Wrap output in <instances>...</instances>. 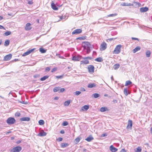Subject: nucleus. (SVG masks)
<instances>
[{
	"instance_id": "nucleus-43",
	"label": "nucleus",
	"mask_w": 152,
	"mask_h": 152,
	"mask_svg": "<svg viewBox=\"0 0 152 152\" xmlns=\"http://www.w3.org/2000/svg\"><path fill=\"white\" fill-rule=\"evenodd\" d=\"M117 15V14H111L107 15L108 17H114Z\"/></svg>"
},
{
	"instance_id": "nucleus-36",
	"label": "nucleus",
	"mask_w": 152,
	"mask_h": 152,
	"mask_svg": "<svg viewBox=\"0 0 152 152\" xmlns=\"http://www.w3.org/2000/svg\"><path fill=\"white\" fill-rule=\"evenodd\" d=\"M142 149L140 147H138L136 150H135V151L136 152H140L141 151Z\"/></svg>"
},
{
	"instance_id": "nucleus-20",
	"label": "nucleus",
	"mask_w": 152,
	"mask_h": 152,
	"mask_svg": "<svg viewBox=\"0 0 152 152\" xmlns=\"http://www.w3.org/2000/svg\"><path fill=\"white\" fill-rule=\"evenodd\" d=\"M46 134L47 133L46 132L42 131L38 134V135L39 136H45Z\"/></svg>"
},
{
	"instance_id": "nucleus-16",
	"label": "nucleus",
	"mask_w": 152,
	"mask_h": 152,
	"mask_svg": "<svg viewBox=\"0 0 152 152\" xmlns=\"http://www.w3.org/2000/svg\"><path fill=\"white\" fill-rule=\"evenodd\" d=\"M100 110L101 112H103L105 111H109V109L106 107H101L100 109Z\"/></svg>"
},
{
	"instance_id": "nucleus-32",
	"label": "nucleus",
	"mask_w": 152,
	"mask_h": 152,
	"mask_svg": "<svg viewBox=\"0 0 152 152\" xmlns=\"http://www.w3.org/2000/svg\"><path fill=\"white\" fill-rule=\"evenodd\" d=\"M11 34V32L10 31H7L4 34V35L5 36H8L10 35Z\"/></svg>"
},
{
	"instance_id": "nucleus-49",
	"label": "nucleus",
	"mask_w": 152,
	"mask_h": 152,
	"mask_svg": "<svg viewBox=\"0 0 152 152\" xmlns=\"http://www.w3.org/2000/svg\"><path fill=\"white\" fill-rule=\"evenodd\" d=\"M62 138L61 137H58V139H57L59 141H61L62 140Z\"/></svg>"
},
{
	"instance_id": "nucleus-39",
	"label": "nucleus",
	"mask_w": 152,
	"mask_h": 152,
	"mask_svg": "<svg viewBox=\"0 0 152 152\" xmlns=\"http://www.w3.org/2000/svg\"><path fill=\"white\" fill-rule=\"evenodd\" d=\"M93 95L95 98H97L99 96V94L97 93L94 94Z\"/></svg>"
},
{
	"instance_id": "nucleus-14",
	"label": "nucleus",
	"mask_w": 152,
	"mask_h": 152,
	"mask_svg": "<svg viewBox=\"0 0 152 152\" xmlns=\"http://www.w3.org/2000/svg\"><path fill=\"white\" fill-rule=\"evenodd\" d=\"M110 151L112 152H115L118 150V149L114 147L113 145H111L110 146Z\"/></svg>"
},
{
	"instance_id": "nucleus-47",
	"label": "nucleus",
	"mask_w": 152,
	"mask_h": 152,
	"mask_svg": "<svg viewBox=\"0 0 152 152\" xmlns=\"http://www.w3.org/2000/svg\"><path fill=\"white\" fill-rule=\"evenodd\" d=\"M60 92H63L65 91V89L63 88H61L59 89Z\"/></svg>"
},
{
	"instance_id": "nucleus-46",
	"label": "nucleus",
	"mask_w": 152,
	"mask_h": 152,
	"mask_svg": "<svg viewBox=\"0 0 152 152\" xmlns=\"http://www.w3.org/2000/svg\"><path fill=\"white\" fill-rule=\"evenodd\" d=\"M50 68L49 67H47L45 69V71L46 72H48L50 71Z\"/></svg>"
},
{
	"instance_id": "nucleus-11",
	"label": "nucleus",
	"mask_w": 152,
	"mask_h": 152,
	"mask_svg": "<svg viewBox=\"0 0 152 152\" xmlns=\"http://www.w3.org/2000/svg\"><path fill=\"white\" fill-rule=\"evenodd\" d=\"M12 55L11 54H9L5 56L3 60L4 61H7L10 60L12 58Z\"/></svg>"
},
{
	"instance_id": "nucleus-52",
	"label": "nucleus",
	"mask_w": 152,
	"mask_h": 152,
	"mask_svg": "<svg viewBox=\"0 0 152 152\" xmlns=\"http://www.w3.org/2000/svg\"><path fill=\"white\" fill-rule=\"evenodd\" d=\"M0 29H4V30L5 29V28L2 26L0 25Z\"/></svg>"
},
{
	"instance_id": "nucleus-44",
	"label": "nucleus",
	"mask_w": 152,
	"mask_h": 152,
	"mask_svg": "<svg viewBox=\"0 0 152 152\" xmlns=\"http://www.w3.org/2000/svg\"><path fill=\"white\" fill-rule=\"evenodd\" d=\"M68 124V123L67 122L65 121H64L62 123V125L63 126H66Z\"/></svg>"
},
{
	"instance_id": "nucleus-54",
	"label": "nucleus",
	"mask_w": 152,
	"mask_h": 152,
	"mask_svg": "<svg viewBox=\"0 0 152 152\" xmlns=\"http://www.w3.org/2000/svg\"><path fill=\"white\" fill-rule=\"evenodd\" d=\"M126 151L124 149H122L121 151V152H126Z\"/></svg>"
},
{
	"instance_id": "nucleus-55",
	"label": "nucleus",
	"mask_w": 152,
	"mask_h": 152,
	"mask_svg": "<svg viewBox=\"0 0 152 152\" xmlns=\"http://www.w3.org/2000/svg\"><path fill=\"white\" fill-rule=\"evenodd\" d=\"M132 39L133 40H138V39H137V38H135L132 37Z\"/></svg>"
},
{
	"instance_id": "nucleus-26",
	"label": "nucleus",
	"mask_w": 152,
	"mask_h": 152,
	"mask_svg": "<svg viewBox=\"0 0 152 152\" xmlns=\"http://www.w3.org/2000/svg\"><path fill=\"white\" fill-rule=\"evenodd\" d=\"M10 41L9 40H6L5 41L4 45L5 46H7L10 44Z\"/></svg>"
},
{
	"instance_id": "nucleus-9",
	"label": "nucleus",
	"mask_w": 152,
	"mask_h": 152,
	"mask_svg": "<svg viewBox=\"0 0 152 152\" xmlns=\"http://www.w3.org/2000/svg\"><path fill=\"white\" fill-rule=\"evenodd\" d=\"M35 48H34V49H32L29 50L27 51L26 52L24 53L23 54V55H22V56H26L29 55L31 53L33 52L34 50H35Z\"/></svg>"
},
{
	"instance_id": "nucleus-22",
	"label": "nucleus",
	"mask_w": 152,
	"mask_h": 152,
	"mask_svg": "<svg viewBox=\"0 0 152 152\" xmlns=\"http://www.w3.org/2000/svg\"><path fill=\"white\" fill-rule=\"evenodd\" d=\"M140 46L137 47L135 48L132 50L133 53H135L137 51L139 50L140 49Z\"/></svg>"
},
{
	"instance_id": "nucleus-53",
	"label": "nucleus",
	"mask_w": 152,
	"mask_h": 152,
	"mask_svg": "<svg viewBox=\"0 0 152 152\" xmlns=\"http://www.w3.org/2000/svg\"><path fill=\"white\" fill-rule=\"evenodd\" d=\"M60 133L62 134H63L64 133V130H61L60 131Z\"/></svg>"
},
{
	"instance_id": "nucleus-4",
	"label": "nucleus",
	"mask_w": 152,
	"mask_h": 152,
	"mask_svg": "<svg viewBox=\"0 0 152 152\" xmlns=\"http://www.w3.org/2000/svg\"><path fill=\"white\" fill-rule=\"evenodd\" d=\"M16 122L15 119L12 117H9L6 121L7 123L9 125L14 124Z\"/></svg>"
},
{
	"instance_id": "nucleus-13",
	"label": "nucleus",
	"mask_w": 152,
	"mask_h": 152,
	"mask_svg": "<svg viewBox=\"0 0 152 152\" xmlns=\"http://www.w3.org/2000/svg\"><path fill=\"white\" fill-rule=\"evenodd\" d=\"M89 108V106L88 105H85L83 106L81 109L82 111H87Z\"/></svg>"
},
{
	"instance_id": "nucleus-50",
	"label": "nucleus",
	"mask_w": 152,
	"mask_h": 152,
	"mask_svg": "<svg viewBox=\"0 0 152 152\" xmlns=\"http://www.w3.org/2000/svg\"><path fill=\"white\" fill-rule=\"evenodd\" d=\"M28 3L29 4H31L33 3V2L32 1H29L28 2Z\"/></svg>"
},
{
	"instance_id": "nucleus-27",
	"label": "nucleus",
	"mask_w": 152,
	"mask_h": 152,
	"mask_svg": "<svg viewBox=\"0 0 152 152\" xmlns=\"http://www.w3.org/2000/svg\"><path fill=\"white\" fill-rule=\"evenodd\" d=\"M95 60L96 61L99 62H101L103 61V59L101 57H99L96 58Z\"/></svg>"
},
{
	"instance_id": "nucleus-61",
	"label": "nucleus",
	"mask_w": 152,
	"mask_h": 152,
	"mask_svg": "<svg viewBox=\"0 0 152 152\" xmlns=\"http://www.w3.org/2000/svg\"><path fill=\"white\" fill-rule=\"evenodd\" d=\"M2 19H3V17L1 16H0V20H2Z\"/></svg>"
},
{
	"instance_id": "nucleus-7",
	"label": "nucleus",
	"mask_w": 152,
	"mask_h": 152,
	"mask_svg": "<svg viewBox=\"0 0 152 152\" xmlns=\"http://www.w3.org/2000/svg\"><path fill=\"white\" fill-rule=\"evenodd\" d=\"M132 123L131 120H129L128 121L127 125L126 126V129L127 130H131L132 129Z\"/></svg>"
},
{
	"instance_id": "nucleus-42",
	"label": "nucleus",
	"mask_w": 152,
	"mask_h": 152,
	"mask_svg": "<svg viewBox=\"0 0 152 152\" xmlns=\"http://www.w3.org/2000/svg\"><path fill=\"white\" fill-rule=\"evenodd\" d=\"M64 77V75H61L60 76H56V78L57 79H61L63 78Z\"/></svg>"
},
{
	"instance_id": "nucleus-51",
	"label": "nucleus",
	"mask_w": 152,
	"mask_h": 152,
	"mask_svg": "<svg viewBox=\"0 0 152 152\" xmlns=\"http://www.w3.org/2000/svg\"><path fill=\"white\" fill-rule=\"evenodd\" d=\"M107 135V134L105 133L103 134H102L101 135L102 137H104L105 136H106Z\"/></svg>"
},
{
	"instance_id": "nucleus-58",
	"label": "nucleus",
	"mask_w": 152,
	"mask_h": 152,
	"mask_svg": "<svg viewBox=\"0 0 152 152\" xmlns=\"http://www.w3.org/2000/svg\"><path fill=\"white\" fill-rule=\"evenodd\" d=\"M81 90L82 91H86L85 89L84 88H82L81 89Z\"/></svg>"
},
{
	"instance_id": "nucleus-21",
	"label": "nucleus",
	"mask_w": 152,
	"mask_h": 152,
	"mask_svg": "<svg viewBox=\"0 0 152 152\" xmlns=\"http://www.w3.org/2000/svg\"><path fill=\"white\" fill-rule=\"evenodd\" d=\"M81 139V137H77L74 140V142L75 144H77L79 142Z\"/></svg>"
},
{
	"instance_id": "nucleus-63",
	"label": "nucleus",
	"mask_w": 152,
	"mask_h": 152,
	"mask_svg": "<svg viewBox=\"0 0 152 152\" xmlns=\"http://www.w3.org/2000/svg\"><path fill=\"white\" fill-rule=\"evenodd\" d=\"M15 139V137H11V140H14Z\"/></svg>"
},
{
	"instance_id": "nucleus-2",
	"label": "nucleus",
	"mask_w": 152,
	"mask_h": 152,
	"mask_svg": "<svg viewBox=\"0 0 152 152\" xmlns=\"http://www.w3.org/2000/svg\"><path fill=\"white\" fill-rule=\"evenodd\" d=\"M121 47L122 45H117L115 47L114 50L113 52V54H119L121 52Z\"/></svg>"
},
{
	"instance_id": "nucleus-31",
	"label": "nucleus",
	"mask_w": 152,
	"mask_h": 152,
	"mask_svg": "<svg viewBox=\"0 0 152 152\" xmlns=\"http://www.w3.org/2000/svg\"><path fill=\"white\" fill-rule=\"evenodd\" d=\"M132 83V82L131 81L129 80H127L126 81L125 86H128L131 84Z\"/></svg>"
},
{
	"instance_id": "nucleus-18",
	"label": "nucleus",
	"mask_w": 152,
	"mask_h": 152,
	"mask_svg": "<svg viewBox=\"0 0 152 152\" xmlns=\"http://www.w3.org/2000/svg\"><path fill=\"white\" fill-rule=\"evenodd\" d=\"M51 6L52 8L55 10H58V8L56 6L55 4L53 2H52L51 4Z\"/></svg>"
},
{
	"instance_id": "nucleus-34",
	"label": "nucleus",
	"mask_w": 152,
	"mask_h": 152,
	"mask_svg": "<svg viewBox=\"0 0 152 152\" xmlns=\"http://www.w3.org/2000/svg\"><path fill=\"white\" fill-rule=\"evenodd\" d=\"M39 51L42 53H44L46 52V50L44 49L43 48H40L39 49Z\"/></svg>"
},
{
	"instance_id": "nucleus-24",
	"label": "nucleus",
	"mask_w": 152,
	"mask_h": 152,
	"mask_svg": "<svg viewBox=\"0 0 152 152\" xmlns=\"http://www.w3.org/2000/svg\"><path fill=\"white\" fill-rule=\"evenodd\" d=\"M94 139V138L91 136H90L85 139V140L88 142H90Z\"/></svg>"
},
{
	"instance_id": "nucleus-10",
	"label": "nucleus",
	"mask_w": 152,
	"mask_h": 152,
	"mask_svg": "<svg viewBox=\"0 0 152 152\" xmlns=\"http://www.w3.org/2000/svg\"><path fill=\"white\" fill-rule=\"evenodd\" d=\"M32 28L31 26V24L30 23H28L26 25L25 27V29L26 31H29L31 30Z\"/></svg>"
},
{
	"instance_id": "nucleus-5",
	"label": "nucleus",
	"mask_w": 152,
	"mask_h": 152,
	"mask_svg": "<svg viewBox=\"0 0 152 152\" xmlns=\"http://www.w3.org/2000/svg\"><path fill=\"white\" fill-rule=\"evenodd\" d=\"M22 147L20 146H17L11 149L10 152H20L22 150Z\"/></svg>"
},
{
	"instance_id": "nucleus-45",
	"label": "nucleus",
	"mask_w": 152,
	"mask_h": 152,
	"mask_svg": "<svg viewBox=\"0 0 152 152\" xmlns=\"http://www.w3.org/2000/svg\"><path fill=\"white\" fill-rule=\"evenodd\" d=\"M124 93L126 95H127L128 94L127 90L126 88H124Z\"/></svg>"
},
{
	"instance_id": "nucleus-3",
	"label": "nucleus",
	"mask_w": 152,
	"mask_h": 152,
	"mask_svg": "<svg viewBox=\"0 0 152 152\" xmlns=\"http://www.w3.org/2000/svg\"><path fill=\"white\" fill-rule=\"evenodd\" d=\"M91 58L90 57L83 58V60L80 61V64L84 65L88 64L89 63V61L88 59H91Z\"/></svg>"
},
{
	"instance_id": "nucleus-62",
	"label": "nucleus",
	"mask_w": 152,
	"mask_h": 152,
	"mask_svg": "<svg viewBox=\"0 0 152 152\" xmlns=\"http://www.w3.org/2000/svg\"><path fill=\"white\" fill-rule=\"evenodd\" d=\"M150 131L151 133H152V127L151 128Z\"/></svg>"
},
{
	"instance_id": "nucleus-15",
	"label": "nucleus",
	"mask_w": 152,
	"mask_h": 152,
	"mask_svg": "<svg viewBox=\"0 0 152 152\" xmlns=\"http://www.w3.org/2000/svg\"><path fill=\"white\" fill-rule=\"evenodd\" d=\"M148 10V8L147 7H143L141 8L140 9V11L141 12H147Z\"/></svg>"
},
{
	"instance_id": "nucleus-59",
	"label": "nucleus",
	"mask_w": 152,
	"mask_h": 152,
	"mask_svg": "<svg viewBox=\"0 0 152 152\" xmlns=\"http://www.w3.org/2000/svg\"><path fill=\"white\" fill-rule=\"evenodd\" d=\"M59 17L60 19V20H62L63 19V17L62 16H59Z\"/></svg>"
},
{
	"instance_id": "nucleus-60",
	"label": "nucleus",
	"mask_w": 152,
	"mask_h": 152,
	"mask_svg": "<svg viewBox=\"0 0 152 152\" xmlns=\"http://www.w3.org/2000/svg\"><path fill=\"white\" fill-rule=\"evenodd\" d=\"M122 5L123 6H127V5H126V4L125 3H123V4H122Z\"/></svg>"
},
{
	"instance_id": "nucleus-64",
	"label": "nucleus",
	"mask_w": 152,
	"mask_h": 152,
	"mask_svg": "<svg viewBox=\"0 0 152 152\" xmlns=\"http://www.w3.org/2000/svg\"><path fill=\"white\" fill-rule=\"evenodd\" d=\"M113 39V38H110V39H108V40H109L110 41H111V40H112Z\"/></svg>"
},
{
	"instance_id": "nucleus-57",
	"label": "nucleus",
	"mask_w": 152,
	"mask_h": 152,
	"mask_svg": "<svg viewBox=\"0 0 152 152\" xmlns=\"http://www.w3.org/2000/svg\"><path fill=\"white\" fill-rule=\"evenodd\" d=\"M58 97H56L54 98V99L56 100H57L58 99Z\"/></svg>"
},
{
	"instance_id": "nucleus-38",
	"label": "nucleus",
	"mask_w": 152,
	"mask_h": 152,
	"mask_svg": "<svg viewBox=\"0 0 152 152\" xmlns=\"http://www.w3.org/2000/svg\"><path fill=\"white\" fill-rule=\"evenodd\" d=\"M39 125H42L44 124V122L43 120H41L39 121Z\"/></svg>"
},
{
	"instance_id": "nucleus-19",
	"label": "nucleus",
	"mask_w": 152,
	"mask_h": 152,
	"mask_svg": "<svg viewBox=\"0 0 152 152\" xmlns=\"http://www.w3.org/2000/svg\"><path fill=\"white\" fill-rule=\"evenodd\" d=\"M30 120V118L28 117H23L20 119L21 121H28Z\"/></svg>"
},
{
	"instance_id": "nucleus-37",
	"label": "nucleus",
	"mask_w": 152,
	"mask_h": 152,
	"mask_svg": "<svg viewBox=\"0 0 152 152\" xmlns=\"http://www.w3.org/2000/svg\"><path fill=\"white\" fill-rule=\"evenodd\" d=\"M59 90V87H55L53 89V91L54 92H56L58 91Z\"/></svg>"
},
{
	"instance_id": "nucleus-28",
	"label": "nucleus",
	"mask_w": 152,
	"mask_h": 152,
	"mask_svg": "<svg viewBox=\"0 0 152 152\" xmlns=\"http://www.w3.org/2000/svg\"><path fill=\"white\" fill-rule=\"evenodd\" d=\"M120 66V65L119 64H115L113 66V69L115 70L118 69Z\"/></svg>"
},
{
	"instance_id": "nucleus-1",
	"label": "nucleus",
	"mask_w": 152,
	"mask_h": 152,
	"mask_svg": "<svg viewBox=\"0 0 152 152\" xmlns=\"http://www.w3.org/2000/svg\"><path fill=\"white\" fill-rule=\"evenodd\" d=\"M82 46L84 49L86 50L87 53H88L90 51V48L91 46L90 43L87 42H84L82 43Z\"/></svg>"
},
{
	"instance_id": "nucleus-12",
	"label": "nucleus",
	"mask_w": 152,
	"mask_h": 152,
	"mask_svg": "<svg viewBox=\"0 0 152 152\" xmlns=\"http://www.w3.org/2000/svg\"><path fill=\"white\" fill-rule=\"evenodd\" d=\"M82 31L81 29H77L74 30L72 33V34H78L82 32Z\"/></svg>"
},
{
	"instance_id": "nucleus-8",
	"label": "nucleus",
	"mask_w": 152,
	"mask_h": 152,
	"mask_svg": "<svg viewBox=\"0 0 152 152\" xmlns=\"http://www.w3.org/2000/svg\"><path fill=\"white\" fill-rule=\"evenodd\" d=\"M88 69L89 73H93L94 72V67L93 65H90L88 66Z\"/></svg>"
},
{
	"instance_id": "nucleus-48",
	"label": "nucleus",
	"mask_w": 152,
	"mask_h": 152,
	"mask_svg": "<svg viewBox=\"0 0 152 152\" xmlns=\"http://www.w3.org/2000/svg\"><path fill=\"white\" fill-rule=\"evenodd\" d=\"M81 92L80 91H76L75 92V94L77 95H78L81 94Z\"/></svg>"
},
{
	"instance_id": "nucleus-6",
	"label": "nucleus",
	"mask_w": 152,
	"mask_h": 152,
	"mask_svg": "<svg viewBox=\"0 0 152 152\" xmlns=\"http://www.w3.org/2000/svg\"><path fill=\"white\" fill-rule=\"evenodd\" d=\"M107 44L105 42H103L101 44L100 49L101 51L104 50L107 48Z\"/></svg>"
},
{
	"instance_id": "nucleus-30",
	"label": "nucleus",
	"mask_w": 152,
	"mask_h": 152,
	"mask_svg": "<svg viewBox=\"0 0 152 152\" xmlns=\"http://www.w3.org/2000/svg\"><path fill=\"white\" fill-rule=\"evenodd\" d=\"M48 77H49L48 76H47V75L41 78L40 80L41 81H44V80H46L47 78H48Z\"/></svg>"
},
{
	"instance_id": "nucleus-33",
	"label": "nucleus",
	"mask_w": 152,
	"mask_h": 152,
	"mask_svg": "<svg viewBox=\"0 0 152 152\" xmlns=\"http://www.w3.org/2000/svg\"><path fill=\"white\" fill-rule=\"evenodd\" d=\"M151 54V53L150 51L148 50L146 52V56L148 57H150Z\"/></svg>"
},
{
	"instance_id": "nucleus-35",
	"label": "nucleus",
	"mask_w": 152,
	"mask_h": 152,
	"mask_svg": "<svg viewBox=\"0 0 152 152\" xmlns=\"http://www.w3.org/2000/svg\"><path fill=\"white\" fill-rule=\"evenodd\" d=\"M86 39V36L84 37H79L77 38L76 39H79L80 40H83Z\"/></svg>"
},
{
	"instance_id": "nucleus-40",
	"label": "nucleus",
	"mask_w": 152,
	"mask_h": 152,
	"mask_svg": "<svg viewBox=\"0 0 152 152\" xmlns=\"http://www.w3.org/2000/svg\"><path fill=\"white\" fill-rule=\"evenodd\" d=\"M20 115V113L19 112H16L15 113V116L16 117H19Z\"/></svg>"
},
{
	"instance_id": "nucleus-25",
	"label": "nucleus",
	"mask_w": 152,
	"mask_h": 152,
	"mask_svg": "<svg viewBox=\"0 0 152 152\" xmlns=\"http://www.w3.org/2000/svg\"><path fill=\"white\" fill-rule=\"evenodd\" d=\"M68 145V144L67 143H63L61 144V148H64L67 146Z\"/></svg>"
},
{
	"instance_id": "nucleus-56",
	"label": "nucleus",
	"mask_w": 152,
	"mask_h": 152,
	"mask_svg": "<svg viewBox=\"0 0 152 152\" xmlns=\"http://www.w3.org/2000/svg\"><path fill=\"white\" fill-rule=\"evenodd\" d=\"M21 142V141H20V140H18V141L17 142H16V143L18 144H19L20 143V142Z\"/></svg>"
},
{
	"instance_id": "nucleus-41",
	"label": "nucleus",
	"mask_w": 152,
	"mask_h": 152,
	"mask_svg": "<svg viewBox=\"0 0 152 152\" xmlns=\"http://www.w3.org/2000/svg\"><path fill=\"white\" fill-rule=\"evenodd\" d=\"M57 68L56 67H55L53 68L51 70V72H55L57 70Z\"/></svg>"
},
{
	"instance_id": "nucleus-17",
	"label": "nucleus",
	"mask_w": 152,
	"mask_h": 152,
	"mask_svg": "<svg viewBox=\"0 0 152 152\" xmlns=\"http://www.w3.org/2000/svg\"><path fill=\"white\" fill-rule=\"evenodd\" d=\"M80 58L78 56H74L72 58V60L74 61H79L80 59Z\"/></svg>"
},
{
	"instance_id": "nucleus-29",
	"label": "nucleus",
	"mask_w": 152,
	"mask_h": 152,
	"mask_svg": "<svg viewBox=\"0 0 152 152\" xmlns=\"http://www.w3.org/2000/svg\"><path fill=\"white\" fill-rule=\"evenodd\" d=\"M70 103V100H67L65 101L64 104V105L66 106H68Z\"/></svg>"
},
{
	"instance_id": "nucleus-23",
	"label": "nucleus",
	"mask_w": 152,
	"mask_h": 152,
	"mask_svg": "<svg viewBox=\"0 0 152 152\" xmlns=\"http://www.w3.org/2000/svg\"><path fill=\"white\" fill-rule=\"evenodd\" d=\"M96 86V84L94 83L89 84L88 86V88H92L95 87Z\"/></svg>"
}]
</instances>
